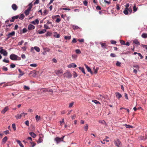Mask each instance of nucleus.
Wrapping results in <instances>:
<instances>
[{"label": "nucleus", "instance_id": "nucleus-1", "mask_svg": "<svg viewBox=\"0 0 147 147\" xmlns=\"http://www.w3.org/2000/svg\"><path fill=\"white\" fill-rule=\"evenodd\" d=\"M10 58L13 60H20L21 59V57L14 54H11L9 57Z\"/></svg>", "mask_w": 147, "mask_h": 147}, {"label": "nucleus", "instance_id": "nucleus-2", "mask_svg": "<svg viewBox=\"0 0 147 147\" xmlns=\"http://www.w3.org/2000/svg\"><path fill=\"white\" fill-rule=\"evenodd\" d=\"M28 6L29 7L24 11V13L26 16H28L30 12L31 11V9L32 7V3H30L28 5Z\"/></svg>", "mask_w": 147, "mask_h": 147}, {"label": "nucleus", "instance_id": "nucleus-3", "mask_svg": "<svg viewBox=\"0 0 147 147\" xmlns=\"http://www.w3.org/2000/svg\"><path fill=\"white\" fill-rule=\"evenodd\" d=\"M64 137L65 136H63L61 138L58 137H56L55 138L54 140L56 142L57 144H58L61 142L63 141Z\"/></svg>", "mask_w": 147, "mask_h": 147}, {"label": "nucleus", "instance_id": "nucleus-4", "mask_svg": "<svg viewBox=\"0 0 147 147\" xmlns=\"http://www.w3.org/2000/svg\"><path fill=\"white\" fill-rule=\"evenodd\" d=\"M114 144L116 146L118 147H120L121 145V143L118 139H117L114 141Z\"/></svg>", "mask_w": 147, "mask_h": 147}, {"label": "nucleus", "instance_id": "nucleus-5", "mask_svg": "<svg viewBox=\"0 0 147 147\" xmlns=\"http://www.w3.org/2000/svg\"><path fill=\"white\" fill-rule=\"evenodd\" d=\"M2 47H0V49H1L0 50V53L1 54H3L4 56H5L7 55V53L5 50L2 49Z\"/></svg>", "mask_w": 147, "mask_h": 147}, {"label": "nucleus", "instance_id": "nucleus-6", "mask_svg": "<svg viewBox=\"0 0 147 147\" xmlns=\"http://www.w3.org/2000/svg\"><path fill=\"white\" fill-rule=\"evenodd\" d=\"M34 49L37 52H39L40 51V48L38 47L35 46L34 47V48H33V47H32L31 48V52L32 53H34Z\"/></svg>", "mask_w": 147, "mask_h": 147}, {"label": "nucleus", "instance_id": "nucleus-7", "mask_svg": "<svg viewBox=\"0 0 147 147\" xmlns=\"http://www.w3.org/2000/svg\"><path fill=\"white\" fill-rule=\"evenodd\" d=\"M65 76L67 78H70L72 76L70 72H67L64 73Z\"/></svg>", "mask_w": 147, "mask_h": 147}, {"label": "nucleus", "instance_id": "nucleus-8", "mask_svg": "<svg viewBox=\"0 0 147 147\" xmlns=\"http://www.w3.org/2000/svg\"><path fill=\"white\" fill-rule=\"evenodd\" d=\"M35 27L32 24H29L28 26V29L29 30H32L35 28Z\"/></svg>", "mask_w": 147, "mask_h": 147}, {"label": "nucleus", "instance_id": "nucleus-9", "mask_svg": "<svg viewBox=\"0 0 147 147\" xmlns=\"http://www.w3.org/2000/svg\"><path fill=\"white\" fill-rule=\"evenodd\" d=\"M84 65L85 66L86 69L88 70V71L90 72L92 74H93V73L91 71V70L90 68L86 64H84Z\"/></svg>", "mask_w": 147, "mask_h": 147}, {"label": "nucleus", "instance_id": "nucleus-10", "mask_svg": "<svg viewBox=\"0 0 147 147\" xmlns=\"http://www.w3.org/2000/svg\"><path fill=\"white\" fill-rule=\"evenodd\" d=\"M19 17V15H17L12 17L11 18L12 19L10 20V21L11 22H14L15 20L17 19Z\"/></svg>", "mask_w": 147, "mask_h": 147}, {"label": "nucleus", "instance_id": "nucleus-11", "mask_svg": "<svg viewBox=\"0 0 147 147\" xmlns=\"http://www.w3.org/2000/svg\"><path fill=\"white\" fill-rule=\"evenodd\" d=\"M55 73L58 76H59L61 74L63 73V70L62 69L56 70Z\"/></svg>", "mask_w": 147, "mask_h": 147}, {"label": "nucleus", "instance_id": "nucleus-12", "mask_svg": "<svg viewBox=\"0 0 147 147\" xmlns=\"http://www.w3.org/2000/svg\"><path fill=\"white\" fill-rule=\"evenodd\" d=\"M69 68H71V67H77V65H76L74 63H71L69 64L67 66Z\"/></svg>", "mask_w": 147, "mask_h": 147}, {"label": "nucleus", "instance_id": "nucleus-13", "mask_svg": "<svg viewBox=\"0 0 147 147\" xmlns=\"http://www.w3.org/2000/svg\"><path fill=\"white\" fill-rule=\"evenodd\" d=\"M12 8L14 11H16L18 8L17 6L15 4H13L11 6Z\"/></svg>", "mask_w": 147, "mask_h": 147}, {"label": "nucleus", "instance_id": "nucleus-14", "mask_svg": "<svg viewBox=\"0 0 147 147\" xmlns=\"http://www.w3.org/2000/svg\"><path fill=\"white\" fill-rule=\"evenodd\" d=\"M15 35V32L13 31L9 33L7 35L8 38H9L11 36H14Z\"/></svg>", "mask_w": 147, "mask_h": 147}, {"label": "nucleus", "instance_id": "nucleus-15", "mask_svg": "<svg viewBox=\"0 0 147 147\" xmlns=\"http://www.w3.org/2000/svg\"><path fill=\"white\" fill-rule=\"evenodd\" d=\"M9 109L8 107H5L3 110L2 111L1 113L2 114H4Z\"/></svg>", "mask_w": 147, "mask_h": 147}, {"label": "nucleus", "instance_id": "nucleus-16", "mask_svg": "<svg viewBox=\"0 0 147 147\" xmlns=\"http://www.w3.org/2000/svg\"><path fill=\"white\" fill-rule=\"evenodd\" d=\"M18 70L19 73H20V74L19 75V77L20 78L21 77V76H23L24 74V73L23 71H22L20 69H18Z\"/></svg>", "mask_w": 147, "mask_h": 147}, {"label": "nucleus", "instance_id": "nucleus-17", "mask_svg": "<svg viewBox=\"0 0 147 147\" xmlns=\"http://www.w3.org/2000/svg\"><path fill=\"white\" fill-rule=\"evenodd\" d=\"M115 94L116 97L118 98L119 99L122 97L121 95L118 92H116Z\"/></svg>", "mask_w": 147, "mask_h": 147}, {"label": "nucleus", "instance_id": "nucleus-18", "mask_svg": "<svg viewBox=\"0 0 147 147\" xmlns=\"http://www.w3.org/2000/svg\"><path fill=\"white\" fill-rule=\"evenodd\" d=\"M24 15L23 13H22L21 14L20 16H19V17L18 18L21 20H22L24 18Z\"/></svg>", "mask_w": 147, "mask_h": 147}, {"label": "nucleus", "instance_id": "nucleus-19", "mask_svg": "<svg viewBox=\"0 0 147 147\" xmlns=\"http://www.w3.org/2000/svg\"><path fill=\"white\" fill-rule=\"evenodd\" d=\"M46 30L45 29H43L41 30H38V33L39 34H42L46 32Z\"/></svg>", "mask_w": 147, "mask_h": 147}, {"label": "nucleus", "instance_id": "nucleus-20", "mask_svg": "<svg viewBox=\"0 0 147 147\" xmlns=\"http://www.w3.org/2000/svg\"><path fill=\"white\" fill-rule=\"evenodd\" d=\"M22 117V115L21 114H17L16 116L15 117L17 119H20Z\"/></svg>", "mask_w": 147, "mask_h": 147}, {"label": "nucleus", "instance_id": "nucleus-21", "mask_svg": "<svg viewBox=\"0 0 147 147\" xmlns=\"http://www.w3.org/2000/svg\"><path fill=\"white\" fill-rule=\"evenodd\" d=\"M29 134L32 137L34 138L36 136V135L33 132H30Z\"/></svg>", "mask_w": 147, "mask_h": 147}, {"label": "nucleus", "instance_id": "nucleus-22", "mask_svg": "<svg viewBox=\"0 0 147 147\" xmlns=\"http://www.w3.org/2000/svg\"><path fill=\"white\" fill-rule=\"evenodd\" d=\"M100 44L101 45L102 47L104 49L106 48V44L105 43H100Z\"/></svg>", "mask_w": 147, "mask_h": 147}, {"label": "nucleus", "instance_id": "nucleus-23", "mask_svg": "<svg viewBox=\"0 0 147 147\" xmlns=\"http://www.w3.org/2000/svg\"><path fill=\"white\" fill-rule=\"evenodd\" d=\"M7 136H5L3 138L2 140V142H4V143H5V142L7 141Z\"/></svg>", "mask_w": 147, "mask_h": 147}, {"label": "nucleus", "instance_id": "nucleus-24", "mask_svg": "<svg viewBox=\"0 0 147 147\" xmlns=\"http://www.w3.org/2000/svg\"><path fill=\"white\" fill-rule=\"evenodd\" d=\"M128 10H129V9H125L123 11V13L125 15H127L128 14Z\"/></svg>", "mask_w": 147, "mask_h": 147}, {"label": "nucleus", "instance_id": "nucleus-25", "mask_svg": "<svg viewBox=\"0 0 147 147\" xmlns=\"http://www.w3.org/2000/svg\"><path fill=\"white\" fill-rule=\"evenodd\" d=\"M71 38V36H64V39L66 40H69Z\"/></svg>", "mask_w": 147, "mask_h": 147}, {"label": "nucleus", "instance_id": "nucleus-26", "mask_svg": "<svg viewBox=\"0 0 147 147\" xmlns=\"http://www.w3.org/2000/svg\"><path fill=\"white\" fill-rule=\"evenodd\" d=\"M72 28L74 30H76L79 28L78 26L75 25H73Z\"/></svg>", "mask_w": 147, "mask_h": 147}, {"label": "nucleus", "instance_id": "nucleus-27", "mask_svg": "<svg viewBox=\"0 0 147 147\" xmlns=\"http://www.w3.org/2000/svg\"><path fill=\"white\" fill-rule=\"evenodd\" d=\"M134 6L133 7V11L134 12L136 11L138 9L136 7V5L134 4Z\"/></svg>", "mask_w": 147, "mask_h": 147}, {"label": "nucleus", "instance_id": "nucleus-28", "mask_svg": "<svg viewBox=\"0 0 147 147\" xmlns=\"http://www.w3.org/2000/svg\"><path fill=\"white\" fill-rule=\"evenodd\" d=\"M124 125L126 126V127L127 128H132L133 127L132 126L127 125V124H125Z\"/></svg>", "mask_w": 147, "mask_h": 147}, {"label": "nucleus", "instance_id": "nucleus-29", "mask_svg": "<svg viewBox=\"0 0 147 147\" xmlns=\"http://www.w3.org/2000/svg\"><path fill=\"white\" fill-rule=\"evenodd\" d=\"M24 88L25 90H29L30 89V88L29 87L25 85L24 86Z\"/></svg>", "mask_w": 147, "mask_h": 147}, {"label": "nucleus", "instance_id": "nucleus-30", "mask_svg": "<svg viewBox=\"0 0 147 147\" xmlns=\"http://www.w3.org/2000/svg\"><path fill=\"white\" fill-rule=\"evenodd\" d=\"M142 37L145 38H147V34L146 33H143L142 35Z\"/></svg>", "mask_w": 147, "mask_h": 147}, {"label": "nucleus", "instance_id": "nucleus-31", "mask_svg": "<svg viewBox=\"0 0 147 147\" xmlns=\"http://www.w3.org/2000/svg\"><path fill=\"white\" fill-rule=\"evenodd\" d=\"M133 43H134L137 45H140V43L139 41L137 40H135L133 41Z\"/></svg>", "mask_w": 147, "mask_h": 147}, {"label": "nucleus", "instance_id": "nucleus-32", "mask_svg": "<svg viewBox=\"0 0 147 147\" xmlns=\"http://www.w3.org/2000/svg\"><path fill=\"white\" fill-rule=\"evenodd\" d=\"M35 118H36V121H38L40 119V116H39L38 115H37L36 116Z\"/></svg>", "mask_w": 147, "mask_h": 147}, {"label": "nucleus", "instance_id": "nucleus-33", "mask_svg": "<svg viewBox=\"0 0 147 147\" xmlns=\"http://www.w3.org/2000/svg\"><path fill=\"white\" fill-rule=\"evenodd\" d=\"M41 90L42 91L44 92H47V91H48V89L46 88H42L41 89Z\"/></svg>", "mask_w": 147, "mask_h": 147}, {"label": "nucleus", "instance_id": "nucleus-34", "mask_svg": "<svg viewBox=\"0 0 147 147\" xmlns=\"http://www.w3.org/2000/svg\"><path fill=\"white\" fill-rule=\"evenodd\" d=\"M77 42V41L76 40V38H73V39L72 40L71 43H76Z\"/></svg>", "mask_w": 147, "mask_h": 147}, {"label": "nucleus", "instance_id": "nucleus-35", "mask_svg": "<svg viewBox=\"0 0 147 147\" xmlns=\"http://www.w3.org/2000/svg\"><path fill=\"white\" fill-rule=\"evenodd\" d=\"M92 101L96 104H100V102L99 101H97L96 100H92Z\"/></svg>", "mask_w": 147, "mask_h": 147}, {"label": "nucleus", "instance_id": "nucleus-36", "mask_svg": "<svg viewBox=\"0 0 147 147\" xmlns=\"http://www.w3.org/2000/svg\"><path fill=\"white\" fill-rule=\"evenodd\" d=\"M12 128L14 129V131H15L16 129V125L15 123H13L12 124Z\"/></svg>", "mask_w": 147, "mask_h": 147}, {"label": "nucleus", "instance_id": "nucleus-37", "mask_svg": "<svg viewBox=\"0 0 147 147\" xmlns=\"http://www.w3.org/2000/svg\"><path fill=\"white\" fill-rule=\"evenodd\" d=\"M133 67L135 68V69H137V70H139V66L138 65H133Z\"/></svg>", "mask_w": 147, "mask_h": 147}, {"label": "nucleus", "instance_id": "nucleus-38", "mask_svg": "<svg viewBox=\"0 0 147 147\" xmlns=\"http://www.w3.org/2000/svg\"><path fill=\"white\" fill-rule=\"evenodd\" d=\"M42 141H43L42 139V138H41L40 137H40L38 141L37 142V143H41L42 142Z\"/></svg>", "mask_w": 147, "mask_h": 147}, {"label": "nucleus", "instance_id": "nucleus-39", "mask_svg": "<svg viewBox=\"0 0 147 147\" xmlns=\"http://www.w3.org/2000/svg\"><path fill=\"white\" fill-rule=\"evenodd\" d=\"M30 66L32 67H36L37 66V65L35 63H33L31 64L30 65Z\"/></svg>", "mask_w": 147, "mask_h": 147}, {"label": "nucleus", "instance_id": "nucleus-40", "mask_svg": "<svg viewBox=\"0 0 147 147\" xmlns=\"http://www.w3.org/2000/svg\"><path fill=\"white\" fill-rule=\"evenodd\" d=\"M76 52L77 54H80L81 53V51L79 49L76 50Z\"/></svg>", "mask_w": 147, "mask_h": 147}, {"label": "nucleus", "instance_id": "nucleus-41", "mask_svg": "<svg viewBox=\"0 0 147 147\" xmlns=\"http://www.w3.org/2000/svg\"><path fill=\"white\" fill-rule=\"evenodd\" d=\"M120 42L121 45H125V42L122 40H120Z\"/></svg>", "mask_w": 147, "mask_h": 147}, {"label": "nucleus", "instance_id": "nucleus-42", "mask_svg": "<svg viewBox=\"0 0 147 147\" xmlns=\"http://www.w3.org/2000/svg\"><path fill=\"white\" fill-rule=\"evenodd\" d=\"M88 124H86V126L84 127V130L86 131L88 130Z\"/></svg>", "mask_w": 147, "mask_h": 147}, {"label": "nucleus", "instance_id": "nucleus-43", "mask_svg": "<svg viewBox=\"0 0 147 147\" xmlns=\"http://www.w3.org/2000/svg\"><path fill=\"white\" fill-rule=\"evenodd\" d=\"M61 20V19L60 18H58L57 19L55 20V22L57 23H59L60 22Z\"/></svg>", "mask_w": 147, "mask_h": 147}, {"label": "nucleus", "instance_id": "nucleus-44", "mask_svg": "<svg viewBox=\"0 0 147 147\" xmlns=\"http://www.w3.org/2000/svg\"><path fill=\"white\" fill-rule=\"evenodd\" d=\"M25 124L28 126H29V121L27 120L25 122Z\"/></svg>", "mask_w": 147, "mask_h": 147}, {"label": "nucleus", "instance_id": "nucleus-45", "mask_svg": "<svg viewBox=\"0 0 147 147\" xmlns=\"http://www.w3.org/2000/svg\"><path fill=\"white\" fill-rule=\"evenodd\" d=\"M10 66V67L11 68H14L16 67L15 65L13 63H11Z\"/></svg>", "mask_w": 147, "mask_h": 147}, {"label": "nucleus", "instance_id": "nucleus-46", "mask_svg": "<svg viewBox=\"0 0 147 147\" xmlns=\"http://www.w3.org/2000/svg\"><path fill=\"white\" fill-rule=\"evenodd\" d=\"M74 103V102H72L71 103H70L69 105V107H72L73 106Z\"/></svg>", "mask_w": 147, "mask_h": 147}, {"label": "nucleus", "instance_id": "nucleus-47", "mask_svg": "<svg viewBox=\"0 0 147 147\" xmlns=\"http://www.w3.org/2000/svg\"><path fill=\"white\" fill-rule=\"evenodd\" d=\"M30 143L32 145V147H34L35 145H36V143L34 142H30Z\"/></svg>", "mask_w": 147, "mask_h": 147}, {"label": "nucleus", "instance_id": "nucleus-48", "mask_svg": "<svg viewBox=\"0 0 147 147\" xmlns=\"http://www.w3.org/2000/svg\"><path fill=\"white\" fill-rule=\"evenodd\" d=\"M2 69L4 71H7L8 70L7 67L3 66V67Z\"/></svg>", "mask_w": 147, "mask_h": 147}, {"label": "nucleus", "instance_id": "nucleus-49", "mask_svg": "<svg viewBox=\"0 0 147 147\" xmlns=\"http://www.w3.org/2000/svg\"><path fill=\"white\" fill-rule=\"evenodd\" d=\"M121 63L119 62V61H117L116 63V65L117 66H121Z\"/></svg>", "mask_w": 147, "mask_h": 147}, {"label": "nucleus", "instance_id": "nucleus-50", "mask_svg": "<svg viewBox=\"0 0 147 147\" xmlns=\"http://www.w3.org/2000/svg\"><path fill=\"white\" fill-rule=\"evenodd\" d=\"M21 114L22 115V116L25 117V115H27V113H21Z\"/></svg>", "mask_w": 147, "mask_h": 147}, {"label": "nucleus", "instance_id": "nucleus-51", "mask_svg": "<svg viewBox=\"0 0 147 147\" xmlns=\"http://www.w3.org/2000/svg\"><path fill=\"white\" fill-rule=\"evenodd\" d=\"M88 3V2L86 1H85L83 2L84 5L86 6L87 5Z\"/></svg>", "mask_w": 147, "mask_h": 147}, {"label": "nucleus", "instance_id": "nucleus-52", "mask_svg": "<svg viewBox=\"0 0 147 147\" xmlns=\"http://www.w3.org/2000/svg\"><path fill=\"white\" fill-rule=\"evenodd\" d=\"M129 3H127L125 5V9H129V8H128V7L129 6Z\"/></svg>", "mask_w": 147, "mask_h": 147}, {"label": "nucleus", "instance_id": "nucleus-53", "mask_svg": "<svg viewBox=\"0 0 147 147\" xmlns=\"http://www.w3.org/2000/svg\"><path fill=\"white\" fill-rule=\"evenodd\" d=\"M44 28L46 29H49V26L46 24H45L44 25Z\"/></svg>", "mask_w": 147, "mask_h": 147}, {"label": "nucleus", "instance_id": "nucleus-54", "mask_svg": "<svg viewBox=\"0 0 147 147\" xmlns=\"http://www.w3.org/2000/svg\"><path fill=\"white\" fill-rule=\"evenodd\" d=\"M27 30L26 28H24L22 30V32L23 33H25L27 31Z\"/></svg>", "mask_w": 147, "mask_h": 147}, {"label": "nucleus", "instance_id": "nucleus-55", "mask_svg": "<svg viewBox=\"0 0 147 147\" xmlns=\"http://www.w3.org/2000/svg\"><path fill=\"white\" fill-rule=\"evenodd\" d=\"M39 0H36L35 2L34 3V5L36 4H38L39 3Z\"/></svg>", "mask_w": 147, "mask_h": 147}, {"label": "nucleus", "instance_id": "nucleus-56", "mask_svg": "<svg viewBox=\"0 0 147 147\" xmlns=\"http://www.w3.org/2000/svg\"><path fill=\"white\" fill-rule=\"evenodd\" d=\"M78 40L80 42H83L84 41V40L83 39H78Z\"/></svg>", "mask_w": 147, "mask_h": 147}, {"label": "nucleus", "instance_id": "nucleus-57", "mask_svg": "<svg viewBox=\"0 0 147 147\" xmlns=\"http://www.w3.org/2000/svg\"><path fill=\"white\" fill-rule=\"evenodd\" d=\"M110 56L112 57H115L116 55L115 54L111 53L110 54Z\"/></svg>", "mask_w": 147, "mask_h": 147}, {"label": "nucleus", "instance_id": "nucleus-58", "mask_svg": "<svg viewBox=\"0 0 147 147\" xmlns=\"http://www.w3.org/2000/svg\"><path fill=\"white\" fill-rule=\"evenodd\" d=\"M3 61L4 62L6 63H9V60H6L5 59L3 60Z\"/></svg>", "mask_w": 147, "mask_h": 147}, {"label": "nucleus", "instance_id": "nucleus-59", "mask_svg": "<svg viewBox=\"0 0 147 147\" xmlns=\"http://www.w3.org/2000/svg\"><path fill=\"white\" fill-rule=\"evenodd\" d=\"M61 9L63 10H71L70 9L67 8H63Z\"/></svg>", "mask_w": 147, "mask_h": 147}, {"label": "nucleus", "instance_id": "nucleus-60", "mask_svg": "<svg viewBox=\"0 0 147 147\" xmlns=\"http://www.w3.org/2000/svg\"><path fill=\"white\" fill-rule=\"evenodd\" d=\"M138 55H139V56L140 57V59H142L143 58V57L141 53H138Z\"/></svg>", "mask_w": 147, "mask_h": 147}, {"label": "nucleus", "instance_id": "nucleus-61", "mask_svg": "<svg viewBox=\"0 0 147 147\" xmlns=\"http://www.w3.org/2000/svg\"><path fill=\"white\" fill-rule=\"evenodd\" d=\"M74 78L78 76V75H77V74L75 71H74Z\"/></svg>", "mask_w": 147, "mask_h": 147}, {"label": "nucleus", "instance_id": "nucleus-62", "mask_svg": "<svg viewBox=\"0 0 147 147\" xmlns=\"http://www.w3.org/2000/svg\"><path fill=\"white\" fill-rule=\"evenodd\" d=\"M96 9L97 10H100L101 9V8L99 6H97L96 7Z\"/></svg>", "mask_w": 147, "mask_h": 147}, {"label": "nucleus", "instance_id": "nucleus-63", "mask_svg": "<svg viewBox=\"0 0 147 147\" xmlns=\"http://www.w3.org/2000/svg\"><path fill=\"white\" fill-rule=\"evenodd\" d=\"M4 133L6 135L9 134V132L8 130H6L4 131Z\"/></svg>", "mask_w": 147, "mask_h": 147}, {"label": "nucleus", "instance_id": "nucleus-64", "mask_svg": "<svg viewBox=\"0 0 147 147\" xmlns=\"http://www.w3.org/2000/svg\"><path fill=\"white\" fill-rule=\"evenodd\" d=\"M24 42V41L23 40H22L20 42H19V45H22V44Z\"/></svg>", "mask_w": 147, "mask_h": 147}]
</instances>
